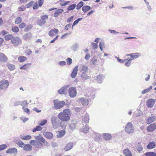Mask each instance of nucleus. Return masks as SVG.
I'll list each match as a JSON object with an SVG mask.
<instances>
[{
    "label": "nucleus",
    "instance_id": "obj_1",
    "mask_svg": "<svg viewBox=\"0 0 156 156\" xmlns=\"http://www.w3.org/2000/svg\"><path fill=\"white\" fill-rule=\"evenodd\" d=\"M36 140H39L41 142L38 141L34 140H31L30 141V143L32 145L34 146L36 148H38L39 149H44V148L42 143L44 145L47 147H49L50 145L49 143L46 141L45 139L40 135L34 136Z\"/></svg>",
    "mask_w": 156,
    "mask_h": 156
},
{
    "label": "nucleus",
    "instance_id": "obj_2",
    "mask_svg": "<svg viewBox=\"0 0 156 156\" xmlns=\"http://www.w3.org/2000/svg\"><path fill=\"white\" fill-rule=\"evenodd\" d=\"M71 115V112L69 109H64L62 112L59 113L57 115L58 118L62 121L61 122H66L69 120Z\"/></svg>",
    "mask_w": 156,
    "mask_h": 156
},
{
    "label": "nucleus",
    "instance_id": "obj_3",
    "mask_svg": "<svg viewBox=\"0 0 156 156\" xmlns=\"http://www.w3.org/2000/svg\"><path fill=\"white\" fill-rule=\"evenodd\" d=\"M51 123L52 126L54 129H55L59 126H61L62 128H65L66 124L63 122H61L59 123V120L58 118L55 116H53L51 118Z\"/></svg>",
    "mask_w": 156,
    "mask_h": 156
},
{
    "label": "nucleus",
    "instance_id": "obj_4",
    "mask_svg": "<svg viewBox=\"0 0 156 156\" xmlns=\"http://www.w3.org/2000/svg\"><path fill=\"white\" fill-rule=\"evenodd\" d=\"M95 97V95L93 94L90 96H88V98L87 99L84 98H82L78 99V101L80 103L84 106H87L88 105L89 100L93 99Z\"/></svg>",
    "mask_w": 156,
    "mask_h": 156
},
{
    "label": "nucleus",
    "instance_id": "obj_5",
    "mask_svg": "<svg viewBox=\"0 0 156 156\" xmlns=\"http://www.w3.org/2000/svg\"><path fill=\"white\" fill-rule=\"evenodd\" d=\"M54 106L56 109H58L62 108L65 104V102L63 101H58V99L54 101Z\"/></svg>",
    "mask_w": 156,
    "mask_h": 156
},
{
    "label": "nucleus",
    "instance_id": "obj_6",
    "mask_svg": "<svg viewBox=\"0 0 156 156\" xmlns=\"http://www.w3.org/2000/svg\"><path fill=\"white\" fill-rule=\"evenodd\" d=\"M9 85L8 80H3L0 82V89L2 90H6Z\"/></svg>",
    "mask_w": 156,
    "mask_h": 156
},
{
    "label": "nucleus",
    "instance_id": "obj_7",
    "mask_svg": "<svg viewBox=\"0 0 156 156\" xmlns=\"http://www.w3.org/2000/svg\"><path fill=\"white\" fill-rule=\"evenodd\" d=\"M11 43L15 47L18 46L22 43V41L20 38L18 37H13L11 41Z\"/></svg>",
    "mask_w": 156,
    "mask_h": 156
},
{
    "label": "nucleus",
    "instance_id": "obj_8",
    "mask_svg": "<svg viewBox=\"0 0 156 156\" xmlns=\"http://www.w3.org/2000/svg\"><path fill=\"white\" fill-rule=\"evenodd\" d=\"M125 130L128 133H133L134 130L133 126L131 122H128L125 126Z\"/></svg>",
    "mask_w": 156,
    "mask_h": 156
},
{
    "label": "nucleus",
    "instance_id": "obj_9",
    "mask_svg": "<svg viewBox=\"0 0 156 156\" xmlns=\"http://www.w3.org/2000/svg\"><path fill=\"white\" fill-rule=\"evenodd\" d=\"M68 94L69 96L72 98L75 97L77 94L76 89L75 87H72L69 88Z\"/></svg>",
    "mask_w": 156,
    "mask_h": 156
},
{
    "label": "nucleus",
    "instance_id": "obj_10",
    "mask_svg": "<svg viewBox=\"0 0 156 156\" xmlns=\"http://www.w3.org/2000/svg\"><path fill=\"white\" fill-rule=\"evenodd\" d=\"M69 85H67L62 87L58 91V93L60 94H66V90L69 87Z\"/></svg>",
    "mask_w": 156,
    "mask_h": 156
},
{
    "label": "nucleus",
    "instance_id": "obj_11",
    "mask_svg": "<svg viewBox=\"0 0 156 156\" xmlns=\"http://www.w3.org/2000/svg\"><path fill=\"white\" fill-rule=\"evenodd\" d=\"M147 106L149 108H152L154 106L155 103V100L153 99H149L146 102Z\"/></svg>",
    "mask_w": 156,
    "mask_h": 156
},
{
    "label": "nucleus",
    "instance_id": "obj_12",
    "mask_svg": "<svg viewBox=\"0 0 156 156\" xmlns=\"http://www.w3.org/2000/svg\"><path fill=\"white\" fill-rule=\"evenodd\" d=\"M17 150L16 148L13 147L8 149L6 151V153L8 154H13L15 155L17 153Z\"/></svg>",
    "mask_w": 156,
    "mask_h": 156
},
{
    "label": "nucleus",
    "instance_id": "obj_13",
    "mask_svg": "<svg viewBox=\"0 0 156 156\" xmlns=\"http://www.w3.org/2000/svg\"><path fill=\"white\" fill-rule=\"evenodd\" d=\"M156 129V125L154 123H152L147 128V130L149 132L153 131Z\"/></svg>",
    "mask_w": 156,
    "mask_h": 156
},
{
    "label": "nucleus",
    "instance_id": "obj_14",
    "mask_svg": "<svg viewBox=\"0 0 156 156\" xmlns=\"http://www.w3.org/2000/svg\"><path fill=\"white\" fill-rule=\"evenodd\" d=\"M138 54L139 53H137L127 54L125 55V56H130V57L129 58L132 60L137 58L139 57Z\"/></svg>",
    "mask_w": 156,
    "mask_h": 156
},
{
    "label": "nucleus",
    "instance_id": "obj_15",
    "mask_svg": "<svg viewBox=\"0 0 156 156\" xmlns=\"http://www.w3.org/2000/svg\"><path fill=\"white\" fill-rule=\"evenodd\" d=\"M105 77L102 75H99L96 76V80L98 83H101L102 82L103 80L104 79Z\"/></svg>",
    "mask_w": 156,
    "mask_h": 156
},
{
    "label": "nucleus",
    "instance_id": "obj_16",
    "mask_svg": "<svg viewBox=\"0 0 156 156\" xmlns=\"http://www.w3.org/2000/svg\"><path fill=\"white\" fill-rule=\"evenodd\" d=\"M58 32V30L57 29H53L51 30L48 33L49 36L52 37L55 35Z\"/></svg>",
    "mask_w": 156,
    "mask_h": 156
},
{
    "label": "nucleus",
    "instance_id": "obj_17",
    "mask_svg": "<svg viewBox=\"0 0 156 156\" xmlns=\"http://www.w3.org/2000/svg\"><path fill=\"white\" fill-rule=\"evenodd\" d=\"M76 124L77 122L76 121H71L69 125V128L71 130L74 129H75Z\"/></svg>",
    "mask_w": 156,
    "mask_h": 156
},
{
    "label": "nucleus",
    "instance_id": "obj_18",
    "mask_svg": "<svg viewBox=\"0 0 156 156\" xmlns=\"http://www.w3.org/2000/svg\"><path fill=\"white\" fill-rule=\"evenodd\" d=\"M43 135L46 138L49 139H51L53 137L52 133L49 132H44L43 133Z\"/></svg>",
    "mask_w": 156,
    "mask_h": 156
},
{
    "label": "nucleus",
    "instance_id": "obj_19",
    "mask_svg": "<svg viewBox=\"0 0 156 156\" xmlns=\"http://www.w3.org/2000/svg\"><path fill=\"white\" fill-rule=\"evenodd\" d=\"M156 119V117L152 116L148 117L146 120V122L147 124H149L154 122Z\"/></svg>",
    "mask_w": 156,
    "mask_h": 156
},
{
    "label": "nucleus",
    "instance_id": "obj_20",
    "mask_svg": "<svg viewBox=\"0 0 156 156\" xmlns=\"http://www.w3.org/2000/svg\"><path fill=\"white\" fill-rule=\"evenodd\" d=\"M78 69V66H76L73 69V72L71 74V76L72 78H74L76 76L77 74Z\"/></svg>",
    "mask_w": 156,
    "mask_h": 156
},
{
    "label": "nucleus",
    "instance_id": "obj_21",
    "mask_svg": "<svg viewBox=\"0 0 156 156\" xmlns=\"http://www.w3.org/2000/svg\"><path fill=\"white\" fill-rule=\"evenodd\" d=\"M73 146V143L69 142L64 147V150L66 151H68L71 150Z\"/></svg>",
    "mask_w": 156,
    "mask_h": 156
},
{
    "label": "nucleus",
    "instance_id": "obj_22",
    "mask_svg": "<svg viewBox=\"0 0 156 156\" xmlns=\"http://www.w3.org/2000/svg\"><path fill=\"white\" fill-rule=\"evenodd\" d=\"M79 70L80 72L86 73L88 71V67L85 65H82L80 68Z\"/></svg>",
    "mask_w": 156,
    "mask_h": 156
},
{
    "label": "nucleus",
    "instance_id": "obj_23",
    "mask_svg": "<svg viewBox=\"0 0 156 156\" xmlns=\"http://www.w3.org/2000/svg\"><path fill=\"white\" fill-rule=\"evenodd\" d=\"M89 127L87 125L83 126L80 130V132L86 133L89 131Z\"/></svg>",
    "mask_w": 156,
    "mask_h": 156
},
{
    "label": "nucleus",
    "instance_id": "obj_24",
    "mask_svg": "<svg viewBox=\"0 0 156 156\" xmlns=\"http://www.w3.org/2000/svg\"><path fill=\"white\" fill-rule=\"evenodd\" d=\"M103 137L105 140H109L112 138L111 135L108 133H104Z\"/></svg>",
    "mask_w": 156,
    "mask_h": 156
},
{
    "label": "nucleus",
    "instance_id": "obj_25",
    "mask_svg": "<svg viewBox=\"0 0 156 156\" xmlns=\"http://www.w3.org/2000/svg\"><path fill=\"white\" fill-rule=\"evenodd\" d=\"M7 60V57L3 53H0V61L5 62Z\"/></svg>",
    "mask_w": 156,
    "mask_h": 156
},
{
    "label": "nucleus",
    "instance_id": "obj_26",
    "mask_svg": "<svg viewBox=\"0 0 156 156\" xmlns=\"http://www.w3.org/2000/svg\"><path fill=\"white\" fill-rule=\"evenodd\" d=\"M20 138L21 139L25 140H29L32 137L31 136L27 135L26 136H24L23 135H21L19 136Z\"/></svg>",
    "mask_w": 156,
    "mask_h": 156
},
{
    "label": "nucleus",
    "instance_id": "obj_27",
    "mask_svg": "<svg viewBox=\"0 0 156 156\" xmlns=\"http://www.w3.org/2000/svg\"><path fill=\"white\" fill-rule=\"evenodd\" d=\"M32 37V35L30 33H27L23 36V39L25 40H30Z\"/></svg>",
    "mask_w": 156,
    "mask_h": 156
},
{
    "label": "nucleus",
    "instance_id": "obj_28",
    "mask_svg": "<svg viewBox=\"0 0 156 156\" xmlns=\"http://www.w3.org/2000/svg\"><path fill=\"white\" fill-rule=\"evenodd\" d=\"M123 153L125 156H132V154L128 149H125L123 151Z\"/></svg>",
    "mask_w": 156,
    "mask_h": 156
},
{
    "label": "nucleus",
    "instance_id": "obj_29",
    "mask_svg": "<svg viewBox=\"0 0 156 156\" xmlns=\"http://www.w3.org/2000/svg\"><path fill=\"white\" fill-rule=\"evenodd\" d=\"M31 65V63H27L24 64L23 66L20 67V69H24L25 70H27L28 69L30 68Z\"/></svg>",
    "mask_w": 156,
    "mask_h": 156
},
{
    "label": "nucleus",
    "instance_id": "obj_30",
    "mask_svg": "<svg viewBox=\"0 0 156 156\" xmlns=\"http://www.w3.org/2000/svg\"><path fill=\"white\" fill-rule=\"evenodd\" d=\"M91 9L92 8L88 5H84L83 6L82 9L83 12L86 13Z\"/></svg>",
    "mask_w": 156,
    "mask_h": 156
},
{
    "label": "nucleus",
    "instance_id": "obj_31",
    "mask_svg": "<svg viewBox=\"0 0 156 156\" xmlns=\"http://www.w3.org/2000/svg\"><path fill=\"white\" fill-rule=\"evenodd\" d=\"M15 142L20 147H23L24 144L20 139H16Z\"/></svg>",
    "mask_w": 156,
    "mask_h": 156
},
{
    "label": "nucleus",
    "instance_id": "obj_32",
    "mask_svg": "<svg viewBox=\"0 0 156 156\" xmlns=\"http://www.w3.org/2000/svg\"><path fill=\"white\" fill-rule=\"evenodd\" d=\"M156 144L155 143L154 141H152L148 144L147 147L148 149H151L154 148Z\"/></svg>",
    "mask_w": 156,
    "mask_h": 156
},
{
    "label": "nucleus",
    "instance_id": "obj_33",
    "mask_svg": "<svg viewBox=\"0 0 156 156\" xmlns=\"http://www.w3.org/2000/svg\"><path fill=\"white\" fill-rule=\"evenodd\" d=\"M83 121L85 123H88L89 120V115L88 114H86V115L83 117Z\"/></svg>",
    "mask_w": 156,
    "mask_h": 156
},
{
    "label": "nucleus",
    "instance_id": "obj_34",
    "mask_svg": "<svg viewBox=\"0 0 156 156\" xmlns=\"http://www.w3.org/2000/svg\"><path fill=\"white\" fill-rule=\"evenodd\" d=\"M64 10L63 9H59L56 11L54 13L53 16L54 17H58L61 13H62Z\"/></svg>",
    "mask_w": 156,
    "mask_h": 156
},
{
    "label": "nucleus",
    "instance_id": "obj_35",
    "mask_svg": "<svg viewBox=\"0 0 156 156\" xmlns=\"http://www.w3.org/2000/svg\"><path fill=\"white\" fill-rule=\"evenodd\" d=\"M23 149L25 151H29L31 150L32 146L29 144H24Z\"/></svg>",
    "mask_w": 156,
    "mask_h": 156
},
{
    "label": "nucleus",
    "instance_id": "obj_36",
    "mask_svg": "<svg viewBox=\"0 0 156 156\" xmlns=\"http://www.w3.org/2000/svg\"><path fill=\"white\" fill-rule=\"evenodd\" d=\"M65 134V131L64 130H61L58 132L57 135L58 138H61Z\"/></svg>",
    "mask_w": 156,
    "mask_h": 156
},
{
    "label": "nucleus",
    "instance_id": "obj_37",
    "mask_svg": "<svg viewBox=\"0 0 156 156\" xmlns=\"http://www.w3.org/2000/svg\"><path fill=\"white\" fill-rule=\"evenodd\" d=\"M132 60L128 58H127L125 59V65L127 67H129L130 66L131 64V61Z\"/></svg>",
    "mask_w": 156,
    "mask_h": 156
},
{
    "label": "nucleus",
    "instance_id": "obj_38",
    "mask_svg": "<svg viewBox=\"0 0 156 156\" xmlns=\"http://www.w3.org/2000/svg\"><path fill=\"white\" fill-rule=\"evenodd\" d=\"M78 46V44L77 43H76L71 46V49L74 51H76L77 50Z\"/></svg>",
    "mask_w": 156,
    "mask_h": 156
},
{
    "label": "nucleus",
    "instance_id": "obj_39",
    "mask_svg": "<svg viewBox=\"0 0 156 156\" xmlns=\"http://www.w3.org/2000/svg\"><path fill=\"white\" fill-rule=\"evenodd\" d=\"M27 59V58L24 56H19L18 58V60L20 62H24L26 61Z\"/></svg>",
    "mask_w": 156,
    "mask_h": 156
},
{
    "label": "nucleus",
    "instance_id": "obj_40",
    "mask_svg": "<svg viewBox=\"0 0 156 156\" xmlns=\"http://www.w3.org/2000/svg\"><path fill=\"white\" fill-rule=\"evenodd\" d=\"M136 148L138 152H140L141 151L143 148L142 145L140 143H138L136 146Z\"/></svg>",
    "mask_w": 156,
    "mask_h": 156
},
{
    "label": "nucleus",
    "instance_id": "obj_41",
    "mask_svg": "<svg viewBox=\"0 0 156 156\" xmlns=\"http://www.w3.org/2000/svg\"><path fill=\"white\" fill-rule=\"evenodd\" d=\"M13 36L12 34H7L5 36L4 38L6 41H9L10 40H12L13 37Z\"/></svg>",
    "mask_w": 156,
    "mask_h": 156
},
{
    "label": "nucleus",
    "instance_id": "obj_42",
    "mask_svg": "<svg viewBox=\"0 0 156 156\" xmlns=\"http://www.w3.org/2000/svg\"><path fill=\"white\" fill-rule=\"evenodd\" d=\"M82 73V74L81 75V78L84 80H87L89 79V77L85 73Z\"/></svg>",
    "mask_w": 156,
    "mask_h": 156
},
{
    "label": "nucleus",
    "instance_id": "obj_43",
    "mask_svg": "<svg viewBox=\"0 0 156 156\" xmlns=\"http://www.w3.org/2000/svg\"><path fill=\"white\" fill-rule=\"evenodd\" d=\"M59 2H60V5L62 6H64L67 5L68 3L70 2V1H65L64 0H60Z\"/></svg>",
    "mask_w": 156,
    "mask_h": 156
},
{
    "label": "nucleus",
    "instance_id": "obj_44",
    "mask_svg": "<svg viewBox=\"0 0 156 156\" xmlns=\"http://www.w3.org/2000/svg\"><path fill=\"white\" fill-rule=\"evenodd\" d=\"M99 47L101 51H103V48H105L104 42L103 41L100 42L99 43Z\"/></svg>",
    "mask_w": 156,
    "mask_h": 156
},
{
    "label": "nucleus",
    "instance_id": "obj_45",
    "mask_svg": "<svg viewBox=\"0 0 156 156\" xmlns=\"http://www.w3.org/2000/svg\"><path fill=\"white\" fill-rule=\"evenodd\" d=\"M7 66L8 69L10 70H13L15 69V66L11 64H8Z\"/></svg>",
    "mask_w": 156,
    "mask_h": 156
},
{
    "label": "nucleus",
    "instance_id": "obj_46",
    "mask_svg": "<svg viewBox=\"0 0 156 156\" xmlns=\"http://www.w3.org/2000/svg\"><path fill=\"white\" fill-rule=\"evenodd\" d=\"M146 156H156V153L153 152H147L145 154Z\"/></svg>",
    "mask_w": 156,
    "mask_h": 156
},
{
    "label": "nucleus",
    "instance_id": "obj_47",
    "mask_svg": "<svg viewBox=\"0 0 156 156\" xmlns=\"http://www.w3.org/2000/svg\"><path fill=\"white\" fill-rule=\"evenodd\" d=\"M42 127L40 126H37L35 128H34L33 129V132H34L37 131H40L42 129Z\"/></svg>",
    "mask_w": 156,
    "mask_h": 156
},
{
    "label": "nucleus",
    "instance_id": "obj_48",
    "mask_svg": "<svg viewBox=\"0 0 156 156\" xmlns=\"http://www.w3.org/2000/svg\"><path fill=\"white\" fill-rule=\"evenodd\" d=\"M76 6V4H73L70 5L69 7H68L67 10L68 11H71V10H73L75 8Z\"/></svg>",
    "mask_w": 156,
    "mask_h": 156
},
{
    "label": "nucleus",
    "instance_id": "obj_49",
    "mask_svg": "<svg viewBox=\"0 0 156 156\" xmlns=\"http://www.w3.org/2000/svg\"><path fill=\"white\" fill-rule=\"evenodd\" d=\"M83 2H80L79 3L76 5V9L77 10L80 9L82 7H83Z\"/></svg>",
    "mask_w": 156,
    "mask_h": 156
},
{
    "label": "nucleus",
    "instance_id": "obj_50",
    "mask_svg": "<svg viewBox=\"0 0 156 156\" xmlns=\"http://www.w3.org/2000/svg\"><path fill=\"white\" fill-rule=\"evenodd\" d=\"M7 147V145L6 144L0 145V151L5 150Z\"/></svg>",
    "mask_w": 156,
    "mask_h": 156
},
{
    "label": "nucleus",
    "instance_id": "obj_51",
    "mask_svg": "<svg viewBox=\"0 0 156 156\" xmlns=\"http://www.w3.org/2000/svg\"><path fill=\"white\" fill-rule=\"evenodd\" d=\"M22 18L20 17H17L15 23L16 24H19L21 23Z\"/></svg>",
    "mask_w": 156,
    "mask_h": 156
},
{
    "label": "nucleus",
    "instance_id": "obj_52",
    "mask_svg": "<svg viewBox=\"0 0 156 156\" xmlns=\"http://www.w3.org/2000/svg\"><path fill=\"white\" fill-rule=\"evenodd\" d=\"M82 19V18H79L75 20L73 23V26H74L77 24L79 22L81 21Z\"/></svg>",
    "mask_w": 156,
    "mask_h": 156
},
{
    "label": "nucleus",
    "instance_id": "obj_53",
    "mask_svg": "<svg viewBox=\"0 0 156 156\" xmlns=\"http://www.w3.org/2000/svg\"><path fill=\"white\" fill-rule=\"evenodd\" d=\"M46 23V21L42 20H40L37 22V24L40 26H42Z\"/></svg>",
    "mask_w": 156,
    "mask_h": 156
},
{
    "label": "nucleus",
    "instance_id": "obj_54",
    "mask_svg": "<svg viewBox=\"0 0 156 156\" xmlns=\"http://www.w3.org/2000/svg\"><path fill=\"white\" fill-rule=\"evenodd\" d=\"M34 2L33 1H31L28 3L27 5V8H29L31 7L32 6L34 5L35 4Z\"/></svg>",
    "mask_w": 156,
    "mask_h": 156
},
{
    "label": "nucleus",
    "instance_id": "obj_55",
    "mask_svg": "<svg viewBox=\"0 0 156 156\" xmlns=\"http://www.w3.org/2000/svg\"><path fill=\"white\" fill-rule=\"evenodd\" d=\"M91 44L92 48L94 50H95L98 48V45L97 44L92 42L91 43Z\"/></svg>",
    "mask_w": 156,
    "mask_h": 156
},
{
    "label": "nucleus",
    "instance_id": "obj_56",
    "mask_svg": "<svg viewBox=\"0 0 156 156\" xmlns=\"http://www.w3.org/2000/svg\"><path fill=\"white\" fill-rule=\"evenodd\" d=\"M12 30L14 32L17 33L19 31V29L18 27L15 26L12 27Z\"/></svg>",
    "mask_w": 156,
    "mask_h": 156
},
{
    "label": "nucleus",
    "instance_id": "obj_57",
    "mask_svg": "<svg viewBox=\"0 0 156 156\" xmlns=\"http://www.w3.org/2000/svg\"><path fill=\"white\" fill-rule=\"evenodd\" d=\"M22 108L23 109L24 112L27 113L28 114H29L30 112V110L28 108L25 107L24 106H23L22 107Z\"/></svg>",
    "mask_w": 156,
    "mask_h": 156
},
{
    "label": "nucleus",
    "instance_id": "obj_58",
    "mask_svg": "<svg viewBox=\"0 0 156 156\" xmlns=\"http://www.w3.org/2000/svg\"><path fill=\"white\" fill-rule=\"evenodd\" d=\"M66 62L67 64L69 65H70L72 63V59L70 58H68L66 59Z\"/></svg>",
    "mask_w": 156,
    "mask_h": 156
},
{
    "label": "nucleus",
    "instance_id": "obj_59",
    "mask_svg": "<svg viewBox=\"0 0 156 156\" xmlns=\"http://www.w3.org/2000/svg\"><path fill=\"white\" fill-rule=\"evenodd\" d=\"M19 118L24 123L27 121L29 119L28 118H25L24 117H20Z\"/></svg>",
    "mask_w": 156,
    "mask_h": 156
},
{
    "label": "nucleus",
    "instance_id": "obj_60",
    "mask_svg": "<svg viewBox=\"0 0 156 156\" xmlns=\"http://www.w3.org/2000/svg\"><path fill=\"white\" fill-rule=\"evenodd\" d=\"M47 122V120L46 119H44L43 120L41 121L39 123V125L40 126H43L46 124Z\"/></svg>",
    "mask_w": 156,
    "mask_h": 156
},
{
    "label": "nucleus",
    "instance_id": "obj_61",
    "mask_svg": "<svg viewBox=\"0 0 156 156\" xmlns=\"http://www.w3.org/2000/svg\"><path fill=\"white\" fill-rule=\"evenodd\" d=\"M28 103L27 102V100H24L22 101H21V104L20 105L22 106H25V105H28Z\"/></svg>",
    "mask_w": 156,
    "mask_h": 156
},
{
    "label": "nucleus",
    "instance_id": "obj_62",
    "mask_svg": "<svg viewBox=\"0 0 156 156\" xmlns=\"http://www.w3.org/2000/svg\"><path fill=\"white\" fill-rule=\"evenodd\" d=\"M58 64L61 66H63L66 65V63L65 61H61L58 62Z\"/></svg>",
    "mask_w": 156,
    "mask_h": 156
},
{
    "label": "nucleus",
    "instance_id": "obj_63",
    "mask_svg": "<svg viewBox=\"0 0 156 156\" xmlns=\"http://www.w3.org/2000/svg\"><path fill=\"white\" fill-rule=\"evenodd\" d=\"M44 0H39L38 1L37 3L38 4V6L40 7L42 6L44 2Z\"/></svg>",
    "mask_w": 156,
    "mask_h": 156
},
{
    "label": "nucleus",
    "instance_id": "obj_64",
    "mask_svg": "<svg viewBox=\"0 0 156 156\" xmlns=\"http://www.w3.org/2000/svg\"><path fill=\"white\" fill-rule=\"evenodd\" d=\"M25 52L27 54V55H29L31 54L32 51L30 49H28L25 51Z\"/></svg>",
    "mask_w": 156,
    "mask_h": 156
}]
</instances>
